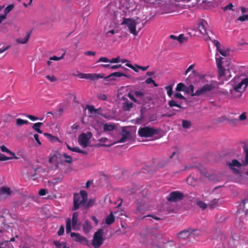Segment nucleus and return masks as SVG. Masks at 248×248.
<instances>
[{
    "label": "nucleus",
    "instance_id": "1",
    "mask_svg": "<svg viewBox=\"0 0 248 248\" xmlns=\"http://www.w3.org/2000/svg\"><path fill=\"white\" fill-rule=\"evenodd\" d=\"M248 86V77L243 78L238 84L234 85L230 90V97L231 99L238 98Z\"/></svg>",
    "mask_w": 248,
    "mask_h": 248
},
{
    "label": "nucleus",
    "instance_id": "2",
    "mask_svg": "<svg viewBox=\"0 0 248 248\" xmlns=\"http://www.w3.org/2000/svg\"><path fill=\"white\" fill-rule=\"evenodd\" d=\"M87 197V193L84 190H81L79 194L75 193L74 195L73 210H78L80 207L84 206Z\"/></svg>",
    "mask_w": 248,
    "mask_h": 248
},
{
    "label": "nucleus",
    "instance_id": "3",
    "mask_svg": "<svg viewBox=\"0 0 248 248\" xmlns=\"http://www.w3.org/2000/svg\"><path fill=\"white\" fill-rule=\"evenodd\" d=\"M216 83V81L212 80L209 83L204 85L200 89L196 91L194 93L191 95L192 96H199L211 92L215 88Z\"/></svg>",
    "mask_w": 248,
    "mask_h": 248
},
{
    "label": "nucleus",
    "instance_id": "4",
    "mask_svg": "<svg viewBox=\"0 0 248 248\" xmlns=\"http://www.w3.org/2000/svg\"><path fill=\"white\" fill-rule=\"evenodd\" d=\"M158 133V131L157 129L149 126L141 127L138 130V135L139 136L144 138L152 137Z\"/></svg>",
    "mask_w": 248,
    "mask_h": 248
},
{
    "label": "nucleus",
    "instance_id": "5",
    "mask_svg": "<svg viewBox=\"0 0 248 248\" xmlns=\"http://www.w3.org/2000/svg\"><path fill=\"white\" fill-rule=\"evenodd\" d=\"M103 230L102 229H99L96 232L93 236L92 244L94 248H99L103 243Z\"/></svg>",
    "mask_w": 248,
    "mask_h": 248
},
{
    "label": "nucleus",
    "instance_id": "6",
    "mask_svg": "<svg viewBox=\"0 0 248 248\" xmlns=\"http://www.w3.org/2000/svg\"><path fill=\"white\" fill-rule=\"evenodd\" d=\"M121 25H126L130 32L133 34L134 36H137L138 32L136 31L137 23L135 20L131 18H124Z\"/></svg>",
    "mask_w": 248,
    "mask_h": 248
},
{
    "label": "nucleus",
    "instance_id": "7",
    "mask_svg": "<svg viewBox=\"0 0 248 248\" xmlns=\"http://www.w3.org/2000/svg\"><path fill=\"white\" fill-rule=\"evenodd\" d=\"M184 195L179 191H174L170 192L167 197V200L168 202H177L182 200L184 198Z\"/></svg>",
    "mask_w": 248,
    "mask_h": 248
},
{
    "label": "nucleus",
    "instance_id": "8",
    "mask_svg": "<svg viewBox=\"0 0 248 248\" xmlns=\"http://www.w3.org/2000/svg\"><path fill=\"white\" fill-rule=\"evenodd\" d=\"M77 76L80 78H85L92 81L97 80L99 78H104V74H84L79 73Z\"/></svg>",
    "mask_w": 248,
    "mask_h": 248
},
{
    "label": "nucleus",
    "instance_id": "9",
    "mask_svg": "<svg viewBox=\"0 0 248 248\" xmlns=\"http://www.w3.org/2000/svg\"><path fill=\"white\" fill-rule=\"evenodd\" d=\"M207 25V22H206V21H205L203 19H201L199 20L197 24V27L196 30V31H198L199 32V34H197L198 36L200 35L206 34L208 35V37L210 39V37L209 36L206 29V26Z\"/></svg>",
    "mask_w": 248,
    "mask_h": 248
},
{
    "label": "nucleus",
    "instance_id": "10",
    "mask_svg": "<svg viewBox=\"0 0 248 248\" xmlns=\"http://www.w3.org/2000/svg\"><path fill=\"white\" fill-rule=\"evenodd\" d=\"M192 228H188L177 233V238L180 241L187 240L191 236Z\"/></svg>",
    "mask_w": 248,
    "mask_h": 248
},
{
    "label": "nucleus",
    "instance_id": "11",
    "mask_svg": "<svg viewBox=\"0 0 248 248\" xmlns=\"http://www.w3.org/2000/svg\"><path fill=\"white\" fill-rule=\"evenodd\" d=\"M92 137L91 132L87 133H82L79 137L78 143L83 148H86L87 146V144L89 142Z\"/></svg>",
    "mask_w": 248,
    "mask_h": 248
},
{
    "label": "nucleus",
    "instance_id": "12",
    "mask_svg": "<svg viewBox=\"0 0 248 248\" xmlns=\"http://www.w3.org/2000/svg\"><path fill=\"white\" fill-rule=\"evenodd\" d=\"M70 236L74 241L80 243L84 245L89 246V241L85 237L81 235L79 233L71 232Z\"/></svg>",
    "mask_w": 248,
    "mask_h": 248
},
{
    "label": "nucleus",
    "instance_id": "13",
    "mask_svg": "<svg viewBox=\"0 0 248 248\" xmlns=\"http://www.w3.org/2000/svg\"><path fill=\"white\" fill-rule=\"evenodd\" d=\"M227 165L229 166V167L233 170V172L235 174H239V170L236 169V168H240L242 166L243 163H240L236 159L232 160L231 162H227Z\"/></svg>",
    "mask_w": 248,
    "mask_h": 248
},
{
    "label": "nucleus",
    "instance_id": "14",
    "mask_svg": "<svg viewBox=\"0 0 248 248\" xmlns=\"http://www.w3.org/2000/svg\"><path fill=\"white\" fill-rule=\"evenodd\" d=\"M210 40L212 42L213 44L216 46L217 50L219 52V53L223 56H227L230 54V49L229 48L226 49H223L220 48V43L216 40H212L211 38H210Z\"/></svg>",
    "mask_w": 248,
    "mask_h": 248
},
{
    "label": "nucleus",
    "instance_id": "15",
    "mask_svg": "<svg viewBox=\"0 0 248 248\" xmlns=\"http://www.w3.org/2000/svg\"><path fill=\"white\" fill-rule=\"evenodd\" d=\"M223 58L220 57L219 58H216V62L217 67V71L218 73L219 77L221 78L225 75V70L222 66V60Z\"/></svg>",
    "mask_w": 248,
    "mask_h": 248
},
{
    "label": "nucleus",
    "instance_id": "16",
    "mask_svg": "<svg viewBox=\"0 0 248 248\" xmlns=\"http://www.w3.org/2000/svg\"><path fill=\"white\" fill-rule=\"evenodd\" d=\"M129 77L127 75L124 74L122 72H114L111 74H110L107 77H104V78L105 79L108 80V81L109 80H114L115 78H113V77Z\"/></svg>",
    "mask_w": 248,
    "mask_h": 248
},
{
    "label": "nucleus",
    "instance_id": "17",
    "mask_svg": "<svg viewBox=\"0 0 248 248\" xmlns=\"http://www.w3.org/2000/svg\"><path fill=\"white\" fill-rule=\"evenodd\" d=\"M122 99L124 101L122 107L123 110L124 111H129L133 107V104L129 102L125 96H123Z\"/></svg>",
    "mask_w": 248,
    "mask_h": 248
},
{
    "label": "nucleus",
    "instance_id": "18",
    "mask_svg": "<svg viewBox=\"0 0 248 248\" xmlns=\"http://www.w3.org/2000/svg\"><path fill=\"white\" fill-rule=\"evenodd\" d=\"M78 212H75L73 213L72 223L74 230H78L79 228V223H78Z\"/></svg>",
    "mask_w": 248,
    "mask_h": 248
},
{
    "label": "nucleus",
    "instance_id": "19",
    "mask_svg": "<svg viewBox=\"0 0 248 248\" xmlns=\"http://www.w3.org/2000/svg\"><path fill=\"white\" fill-rule=\"evenodd\" d=\"M122 137L115 143H124L125 142L127 139L130 136V133L129 131L123 129L121 132Z\"/></svg>",
    "mask_w": 248,
    "mask_h": 248
},
{
    "label": "nucleus",
    "instance_id": "20",
    "mask_svg": "<svg viewBox=\"0 0 248 248\" xmlns=\"http://www.w3.org/2000/svg\"><path fill=\"white\" fill-rule=\"evenodd\" d=\"M59 156L56 154L53 155H50L49 158V162L52 164L55 167V169H57L59 167Z\"/></svg>",
    "mask_w": 248,
    "mask_h": 248
},
{
    "label": "nucleus",
    "instance_id": "21",
    "mask_svg": "<svg viewBox=\"0 0 248 248\" xmlns=\"http://www.w3.org/2000/svg\"><path fill=\"white\" fill-rule=\"evenodd\" d=\"M135 96L138 98L140 101V104L141 102L145 100L144 96L145 94V92L143 90H138L134 92Z\"/></svg>",
    "mask_w": 248,
    "mask_h": 248
},
{
    "label": "nucleus",
    "instance_id": "22",
    "mask_svg": "<svg viewBox=\"0 0 248 248\" xmlns=\"http://www.w3.org/2000/svg\"><path fill=\"white\" fill-rule=\"evenodd\" d=\"M11 193V189L8 187L2 186L0 188V194L4 197L10 196Z\"/></svg>",
    "mask_w": 248,
    "mask_h": 248
},
{
    "label": "nucleus",
    "instance_id": "23",
    "mask_svg": "<svg viewBox=\"0 0 248 248\" xmlns=\"http://www.w3.org/2000/svg\"><path fill=\"white\" fill-rule=\"evenodd\" d=\"M239 209L242 210L246 214L248 213V201L244 200L239 204Z\"/></svg>",
    "mask_w": 248,
    "mask_h": 248
},
{
    "label": "nucleus",
    "instance_id": "24",
    "mask_svg": "<svg viewBox=\"0 0 248 248\" xmlns=\"http://www.w3.org/2000/svg\"><path fill=\"white\" fill-rule=\"evenodd\" d=\"M83 231L85 233H88L92 229L91 223L88 220H86L82 226Z\"/></svg>",
    "mask_w": 248,
    "mask_h": 248
},
{
    "label": "nucleus",
    "instance_id": "25",
    "mask_svg": "<svg viewBox=\"0 0 248 248\" xmlns=\"http://www.w3.org/2000/svg\"><path fill=\"white\" fill-rule=\"evenodd\" d=\"M243 148L245 154V159L242 161V163L244 166H246L248 165V147L246 145H244Z\"/></svg>",
    "mask_w": 248,
    "mask_h": 248
},
{
    "label": "nucleus",
    "instance_id": "26",
    "mask_svg": "<svg viewBox=\"0 0 248 248\" xmlns=\"http://www.w3.org/2000/svg\"><path fill=\"white\" fill-rule=\"evenodd\" d=\"M116 128L114 124L106 123L103 124V129L105 131H111Z\"/></svg>",
    "mask_w": 248,
    "mask_h": 248
},
{
    "label": "nucleus",
    "instance_id": "27",
    "mask_svg": "<svg viewBox=\"0 0 248 248\" xmlns=\"http://www.w3.org/2000/svg\"><path fill=\"white\" fill-rule=\"evenodd\" d=\"M66 147L69 150H70L72 152L81 153V154H85V155H86L87 154V153L86 151L81 150L78 147H71L68 144H66Z\"/></svg>",
    "mask_w": 248,
    "mask_h": 248
},
{
    "label": "nucleus",
    "instance_id": "28",
    "mask_svg": "<svg viewBox=\"0 0 248 248\" xmlns=\"http://www.w3.org/2000/svg\"><path fill=\"white\" fill-rule=\"evenodd\" d=\"M30 35V32L27 33L26 37L24 39L17 38L16 39V42L18 44H25L28 42Z\"/></svg>",
    "mask_w": 248,
    "mask_h": 248
},
{
    "label": "nucleus",
    "instance_id": "29",
    "mask_svg": "<svg viewBox=\"0 0 248 248\" xmlns=\"http://www.w3.org/2000/svg\"><path fill=\"white\" fill-rule=\"evenodd\" d=\"M115 221V217L112 214V212L110 213V214L107 217L106 220H105V223L107 225H111Z\"/></svg>",
    "mask_w": 248,
    "mask_h": 248
},
{
    "label": "nucleus",
    "instance_id": "30",
    "mask_svg": "<svg viewBox=\"0 0 248 248\" xmlns=\"http://www.w3.org/2000/svg\"><path fill=\"white\" fill-rule=\"evenodd\" d=\"M219 204V199H214L210 202L208 206L210 209H212L217 207Z\"/></svg>",
    "mask_w": 248,
    "mask_h": 248
},
{
    "label": "nucleus",
    "instance_id": "31",
    "mask_svg": "<svg viewBox=\"0 0 248 248\" xmlns=\"http://www.w3.org/2000/svg\"><path fill=\"white\" fill-rule=\"evenodd\" d=\"M0 149H1V151L2 152H5V153H8L10 155H12V156H13V157H14V158L15 159H17V157L16 156L15 154L13 152H12V151H11L10 150H9L5 146H4V145H1L0 147Z\"/></svg>",
    "mask_w": 248,
    "mask_h": 248
},
{
    "label": "nucleus",
    "instance_id": "32",
    "mask_svg": "<svg viewBox=\"0 0 248 248\" xmlns=\"http://www.w3.org/2000/svg\"><path fill=\"white\" fill-rule=\"evenodd\" d=\"M43 125V123L38 122L33 124L32 126L33 129L40 134H42L43 131L40 129V127Z\"/></svg>",
    "mask_w": 248,
    "mask_h": 248
},
{
    "label": "nucleus",
    "instance_id": "33",
    "mask_svg": "<svg viewBox=\"0 0 248 248\" xmlns=\"http://www.w3.org/2000/svg\"><path fill=\"white\" fill-rule=\"evenodd\" d=\"M53 243L55 246L56 248H70L69 247H67L66 243L65 242H60V241H55Z\"/></svg>",
    "mask_w": 248,
    "mask_h": 248
},
{
    "label": "nucleus",
    "instance_id": "34",
    "mask_svg": "<svg viewBox=\"0 0 248 248\" xmlns=\"http://www.w3.org/2000/svg\"><path fill=\"white\" fill-rule=\"evenodd\" d=\"M29 123L28 120H23L21 118H17L16 120V125L21 126L24 124H28Z\"/></svg>",
    "mask_w": 248,
    "mask_h": 248
},
{
    "label": "nucleus",
    "instance_id": "35",
    "mask_svg": "<svg viewBox=\"0 0 248 248\" xmlns=\"http://www.w3.org/2000/svg\"><path fill=\"white\" fill-rule=\"evenodd\" d=\"M175 90L177 92L184 91L185 92L186 90V86L183 83H179L177 85Z\"/></svg>",
    "mask_w": 248,
    "mask_h": 248
},
{
    "label": "nucleus",
    "instance_id": "36",
    "mask_svg": "<svg viewBox=\"0 0 248 248\" xmlns=\"http://www.w3.org/2000/svg\"><path fill=\"white\" fill-rule=\"evenodd\" d=\"M202 234V232L200 230L192 229L191 236H193V238L199 237L201 236Z\"/></svg>",
    "mask_w": 248,
    "mask_h": 248
},
{
    "label": "nucleus",
    "instance_id": "37",
    "mask_svg": "<svg viewBox=\"0 0 248 248\" xmlns=\"http://www.w3.org/2000/svg\"><path fill=\"white\" fill-rule=\"evenodd\" d=\"M182 126L184 128L188 129L191 126V123L190 121L186 120H182Z\"/></svg>",
    "mask_w": 248,
    "mask_h": 248
},
{
    "label": "nucleus",
    "instance_id": "38",
    "mask_svg": "<svg viewBox=\"0 0 248 248\" xmlns=\"http://www.w3.org/2000/svg\"><path fill=\"white\" fill-rule=\"evenodd\" d=\"M95 200L94 199H90L88 201L85 202L84 206L86 209H88L89 207L93 206L94 204Z\"/></svg>",
    "mask_w": 248,
    "mask_h": 248
},
{
    "label": "nucleus",
    "instance_id": "39",
    "mask_svg": "<svg viewBox=\"0 0 248 248\" xmlns=\"http://www.w3.org/2000/svg\"><path fill=\"white\" fill-rule=\"evenodd\" d=\"M71 231V220L68 218L66 220V232L67 233H69Z\"/></svg>",
    "mask_w": 248,
    "mask_h": 248
},
{
    "label": "nucleus",
    "instance_id": "40",
    "mask_svg": "<svg viewBox=\"0 0 248 248\" xmlns=\"http://www.w3.org/2000/svg\"><path fill=\"white\" fill-rule=\"evenodd\" d=\"M168 105L170 107H176L179 108H182L181 104H178L174 100H169L168 102Z\"/></svg>",
    "mask_w": 248,
    "mask_h": 248
},
{
    "label": "nucleus",
    "instance_id": "41",
    "mask_svg": "<svg viewBox=\"0 0 248 248\" xmlns=\"http://www.w3.org/2000/svg\"><path fill=\"white\" fill-rule=\"evenodd\" d=\"M44 135L47 138L49 139V140L51 141L54 142L56 141H59V140L58 138L54 137L51 135L50 134L45 133Z\"/></svg>",
    "mask_w": 248,
    "mask_h": 248
},
{
    "label": "nucleus",
    "instance_id": "42",
    "mask_svg": "<svg viewBox=\"0 0 248 248\" xmlns=\"http://www.w3.org/2000/svg\"><path fill=\"white\" fill-rule=\"evenodd\" d=\"M172 86L173 85H171L165 87V89L167 91V94L169 97H171L172 94Z\"/></svg>",
    "mask_w": 248,
    "mask_h": 248
},
{
    "label": "nucleus",
    "instance_id": "43",
    "mask_svg": "<svg viewBox=\"0 0 248 248\" xmlns=\"http://www.w3.org/2000/svg\"><path fill=\"white\" fill-rule=\"evenodd\" d=\"M65 54V53L64 52L60 57H57L56 56H53L52 57H50L49 58V60H52V61H59V60H61L62 59L64 58V56Z\"/></svg>",
    "mask_w": 248,
    "mask_h": 248
},
{
    "label": "nucleus",
    "instance_id": "44",
    "mask_svg": "<svg viewBox=\"0 0 248 248\" xmlns=\"http://www.w3.org/2000/svg\"><path fill=\"white\" fill-rule=\"evenodd\" d=\"M14 7V4H10L7 6L4 9V15L6 16V15L8 14L11 11L13 10Z\"/></svg>",
    "mask_w": 248,
    "mask_h": 248
},
{
    "label": "nucleus",
    "instance_id": "45",
    "mask_svg": "<svg viewBox=\"0 0 248 248\" xmlns=\"http://www.w3.org/2000/svg\"><path fill=\"white\" fill-rule=\"evenodd\" d=\"M14 158L13 156L12 157H7L3 154H0V161H6Z\"/></svg>",
    "mask_w": 248,
    "mask_h": 248
},
{
    "label": "nucleus",
    "instance_id": "46",
    "mask_svg": "<svg viewBox=\"0 0 248 248\" xmlns=\"http://www.w3.org/2000/svg\"><path fill=\"white\" fill-rule=\"evenodd\" d=\"M185 92L187 93H191V94L194 93L193 85L191 84L188 87H186V90Z\"/></svg>",
    "mask_w": 248,
    "mask_h": 248
},
{
    "label": "nucleus",
    "instance_id": "47",
    "mask_svg": "<svg viewBox=\"0 0 248 248\" xmlns=\"http://www.w3.org/2000/svg\"><path fill=\"white\" fill-rule=\"evenodd\" d=\"M63 156L66 159L64 162L67 163H71L72 162V158L70 155H67L66 154H64Z\"/></svg>",
    "mask_w": 248,
    "mask_h": 248
},
{
    "label": "nucleus",
    "instance_id": "48",
    "mask_svg": "<svg viewBox=\"0 0 248 248\" xmlns=\"http://www.w3.org/2000/svg\"><path fill=\"white\" fill-rule=\"evenodd\" d=\"M145 83L146 84H153L154 86L155 87H157L158 86V84H156L155 81L151 78H148L146 81H145Z\"/></svg>",
    "mask_w": 248,
    "mask_h": 248
},
{
    "label": "nucleus",
    "instance_id": "49",
    "mask_svg": "<svg viewBox=\"0 0 248 248\" xmlns=\"http://www.w3.org/2000/svg\"><path fill=\"white\" fill-rule=\"evenodd\" d=\"M127 96L134 102L138 104H140V101L138 99H136L131 93H128L127 94Z\"/></svg>",
    "mask_w": 248,
    "mask_h": 248
},
{
    "label": "nucleus",
    "instance_id": "50",
    "mask_svg": "<svg viewBox=\"0 0 248 248\" xmlns=\"http://www.w3.org/2000/svg\"><path fill=\"white\" fill-rule=\"evenodd\" d=\"M97 98L100 100L105 101L107 99V96L106 94L103 93H99L97 95Z\"/></svg>",
    "mask_w": 248,
    "mask_h": 248
},
{
    "label": "nucleus",
    "instance_id": "51",
    "mask_svg": "<svg viewBox=\"0 0 248 248\" xmlns=\"http://www.w3.org/2000/svg\"><path fill=\"white\" fill-rule=\"evenodd\" d=\"M175 245L173 241L168 242L165 245V248H175Z\"/></svg>",
    "mask_w": 248,
    "mask_h": 248
},
{
    "label": "nucleus",
    "instance_id": "52",
    "mask_svg": "<svg viewBox=\"0 0 248 248\" xmlns=\"http://www.w3.org/2000/svg\"><path fill=\"white\" fill-rule=\"evenodd\" d=\"M174 97L175 98H179L180 99L186 100V98L181 93H176L174 94Z\"/></svg>",
    "mask_w": 248,
    "mask_h": 248
},
{
    "label": "nucleus",
    "instance_id": "53",
    "mask_svg": "<svg viewBox=\"0 0 248 248\" xmlns=\"http://www.w3.org/2000/svg\"><path fill=\"white\" fill-rule=\"evenodd\" d=\"M238 20L240 21H245L246 20H248V14L247 15H244L241 16H240L238 18Z\"/></svg>",
    "mask_w": 248,
    "mask_h": 248
},
{
    "label": "nucleus",
    "instance_id": "54",
    "mask_svg": "<svg viewBox=\"0 0 248 248\" xmlns=\"http://www.w3.org/2000/svg\"><path fill=\"white\" fill-rule=\"evenodd\" d=\"M198 205L202 209H204L206 208L207 205L204 202L202 201H198L197 202Z\"/></svg>",
    "mask_w": 248,
    "mask_h": 248
},
{
    "label": "nucleus",
    "instance_id": "55",
    "mask_svg": "<svg viewBox=\"0 0 248 248\" xmlns=\"http://www.w3.org/2000/svg\"><path fill=\"white\" fill-rule=\"evenodd\" d=\"M87 108L89 111L91 113H93L94 112V113L96 112L97 109H95L93 106H90L87 105Z\"/></svg>",
    "mask_w": 248,
    "mask_h": 248
},
{
    "label": "nucleus",
    "instance_id": "56",
    "mask_svg": "<svg viewBox=\"0 0 248 248\" xmlns=\"http://www.w3.org/2000/svg\"><path fill=\"white\" fill-rule=\"evenodd\" d=\"M233 5H232V3H230L223 8V10L224 11H226L228 10L233 11Z\"/></svg>",
    "mask_w": 248,
    "mask_h": 248
},
{
    "label": "nucleus",
    "instance_id": "57",
    "mask_svg": "<svg viewBox=\"0 0 248 248\" xmlns=\"http://www.w3.org/2000/svg\"><path fill=\"white\" fill-rule=\"evenodd\" d=\"M186 40V38L183 34H180L177 37V41H179L180 43H183Z\"/></svg>",
    "mask_w": 248,
    "mask_h": 248
},
{
    "label": "nucleus",
    "instance_id": "58",
    "mask_svg": "<svg viewBox=\"0 0 248 248\" xmlns=\"http://www.w3.org/2000/svg\"><path fill=\"white\" fill-rule=\"evenodd\" d=\"M137 210L140 212H142L144 210V207H143L142 203H138L137 207Z\"/></svg>",
    "mask_w": 248,
    "mask_h": 248
},
{
    "label": "nucleus",
    "instance_id": "59",
    "mask_svg": "<svg viewBox=\"0 0 248 248\" xmlns=\"http://www.w3.org/2000/svg\"><path fill=\"white\" fill-rule=\"evenodd\" d=\"M146 217H151L153 218H154V219L156 220H160L161 219L160 218H159V217H156V216H155L154 215H146V216H144L142 217L141 218V219H143V218H144Z\"/></svg>",
    "mask_w": 248,
    "mask_h": 248
},
{
    "label": "nucleus",
    "instance_id": "60",
    "mask_svg": "<svg viewBox=\"0 0 248 248\" xmlns=\"http://www.w3.org/2000/svg\"><path fill=\"white\" fill-rule=\"evenodd\" d=\"M109 61L107 57H100L97 61V62H109Z\"/></svg>",
    "mask_w": 248,
    "mask_h": 248
},
{
    "label": "nucleus",
    "instance_id": "61",
    "mask_svg": "<svg viewBox=\"0 0 248 248\" xmlns=\"http://www.w3.org/2000/svg\"><path fill=\"white\" fill-rule=\"evenodd\" d=\"M64 226L63 225H61L60 226L59 230L58 232V235L59 236L62 235L64 233Z\"/></svg>",
    "mask_w": 248,
    "mask_h": 248
},
{
    "label": "nucleus",
    "instance_id": "62",
    "mask_svg": "<svg viewBox=\"0 0 248 248\" xmlns=\"http://www.w3.org/2000/svg\"><path fill=\"white\" fill-rule=\"evenodd\" d=\"M47 193V190L46 189H41L39 191L40 196H45Z\"/></svg>",
    "mask_w": 248,
    "mask_h": 248
},
{
    "label": "nucleus",
    "instance_id": "63",
    "mask_svg": "<svg viewBox=\"0 0 248 248\" xmlns=\"http://www.w3.org/2000/svg\"><path fill=\"white\" fill-rule=\"evenodd\" d=\"M247 119V115L246 112H243L239 117V120L240 121H244Z\"/></svg>",
    "mask_w": 248,
    "mask_h": 248
},
{
    "label": "nucleus",
    "instance_id": "64",
    "mask_svg": "<svg viewBox=\"0 0 248 248\" xmlns=\"http://www.w3.org/2000/svg\"><path fill=\"white\" fill-rule=\"evenodd\" d=\"M26 116L31 121H34L39 119V118L36 116L31 115H26Z\"/></svg>",
    "mask_w": 248,
    "mask_h": 248
}]
</instances>
